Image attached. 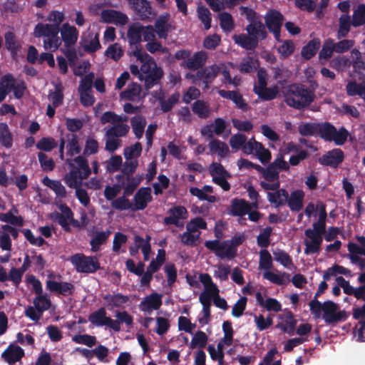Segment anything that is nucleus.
Returning <instances> with one entry per match:
<instances>
[{
	"label": "nucleus",
	"mask_w": 365,
	"mask_h": 365,
	"mask_svg": "<svg viewBox=\"0 0 365 365\" xmlns=\"http://www.w3.org/2000/svg\"><path fill=\"white\" fill-rule=\"evenodd\" d=\"M324 292L318 289L314 297L309 303V310L315 319L322 317L326 324L335 325L336 324L345 322L349 314L345 310H340L337 304L331 300L322 303L317 298Z\"/></svg>",
	"instance_id": "1"
},
{
	"label": "nucleus",
	"mask_w": 365,
	"mask_h": 365,
	"mask_svg": "<svg viewBox=\"0 0 365 365\" xmlns=\"http://www.w3.org/2000/svg\"><path fill=\"white\" fill-rule=\"evenodd\" d=\"M315 98L312 91L301 83H292L284 91V101L290 107L302 110L309 106Z\"/></svg>",
	"instance_id": "2"
},
{
	"label": "nucleus",
	"mask_w": 365,
	"mask_h": 365,
	"mask_svg": "<svg viewBox=\"0 0 365 365\" xmlns=\"http://www.w3.org/2000/svg\"><path fill=\"white\" fill-rule=\"evenodd\" d=\"M66 163L71 168L73 167V163H75L77 167L76 170H71L65 175L63 178L65 183L71 188L76 189L81 187L82 180L87 179L91 173L87 159L78 155L73 159H66Z\"/></svg>",
	"instance_id": "3"
},
{
	"label": "nucleus",
	"mask_w": 365,
	"mask_h": 365,
	"mask_svg": "<svg viewBox=\"0 0 365 365\" xmlns=\"http://www.w3.org/2000/svg\"><path fill=\"white\" fill-rule=\"evenodd\" d=\"M138 61L142 63L140 72L143 80L145 81V87L147 90L153 88L163 77V71L157 66L154 58L146 52H143L134 56Z\"/></svg>",
	"instance_id": "4"
},
{
	"label": "nucleus",
	"mask_w": 365,
	"mask_h": 365,
	"mask_svg": "<svg viewBox=\"0 0 365 365\" xmlns=\"http://www.w3.org/2000/svg\"><path fill=\"white\" fill-rule=\"evenodd\" d=\"M349 135V132L344 126L338 130L329 122H319L317 125V136L327 142H334L336 145H344Z\"/></svg>",
	"instance_id": "5"
},
{
	"label": "nucleus",
	"mask_w": 365,
	"mask_h": 365,
	"mask_svg": "<svg viewBox=\"0 0 365 365\" xmlns=\"http://www.w3.org/2000/svg\"><path fill=\"white\" fill-rule=\"evenodd\" d=\"M60 28L51 26V24L38 23L34 30L36 38L43 37V46L46 50L53 51L57 50L61 45V40L58 37Z\"/></svg>",
	"instance_id": "6"
},
{
	"label": "nucleus",
	"mask_w": 365,
	"mask_h": 365,
	"mask_svg": "<svg viewBox=\"0 0 365 365\" xmlns=\"http://www.w3.org/2000/svg\"><path fill=\"white\" fill-rule=\"evenodd\" d=\"M70 261L78 273L92 274L101 269L98 259L94 256H86L83 253H76Z\"/></svg>",
	"instance_id": "7"
},
{
	"label": "nucleus",
	"mask_w": 365,
	"mask_h": 365,
	"mask_svg": "<svg viewBox=\"0 0 365 365\" xmlns=\"http://www.w3.org/2000/svg\"><path fill=\"white\" fill-rule=\"evenodd\" d=\"M143 29V25L139 22L133 23L129 25L127 31V38L129 45V48L127 51L128 56H134L144 52L140 44Z\"/></svg>",
	"instance_id": "8"
},
{
	"label": "nucleus",
	"mask_w": 365,
	"mask_h": 365,
	"mask_svg": "<svg viewBox=\"0 0 365 365\" xmlns=\"http://www.w3.org/2000/svg\"><path fill=\"white\" fill-rule=\"evenodd\" d=\"M244 235H235L232 239L220 242L219 240L206 241L205 247L210 251H236L238 246L245 241Z\"/></svg>",
	"instance_id": "9"
},
{
	"label": "nucleus",
	"mask_w": 365,
	"mask_h": 365,
	"mask_svg": "<svg viewBox=\"0 0 365 365\" xmlns=\"http://www.w3.org/2000/svg\"><path fill=\"white\" fill-rule=\"evenodd\" d=\"M265 25L273 34L276 41H281L280 32L284 21L283 15L276 9H270L264 16Z\"/></svg>",
	"instance_id": "10"
},
{
	"label": "nucleus",
	"mask_w": 365,
	"mask_h": 365,
	"mask_svg": "<svg viewBox=\"0 0 365 365\" xmlns=\"http://www.w3.org/2000/svg\"><path fill=\"white\" fill-rule=\"evenodd\" d=\"M89 322L98 327L107 326L115 331L120 330V322L106 317L105 308L101 307L92 312L88 317Z\"/></svg>",
	"instance_id": "11"
},
{
	"label": "nucleus",
	"mask_w": 365,
	"mask_h": 365,
	"mask_svg": "<svg viewBox=\"0 0 365 365\" xmlns=\"http://www.w3.org/2000/svg\"><path fill=\"white\" fill-rule=\"evenodd\" d=\"M136 16L141 21H150L155 15L151 4L148 0H128Z\"/></svg>",
	"instance_id": "12"
},
{
	"label": "nucleus",
	"mask_w": 365,
	"mask_h": 365,
	"mask_svg": "<svg viewBox=\"0 0 365 365\" xmlns=\"http://www.w3.org/2000/svg\"><path fill=\"white\" fill-rule=\"evenodd\" d=\"M170 14L168 12L161 14L158 16L154 23V29L160 38L166 39L170 31L174 26L170 23Z\"/></svg>",
	"instance_id": "13"
},
{
	"label": "nucleus",
	"mask_w": 365,
	"mask_h": 365,
	"mask_svg": "<svg viewBox=\"0 0 365 365\" xmlns=\"http://www.w3.org/2000/svg\"><path fill=\"white\" fill-rule=\"evenodd\" d=\"M344 159V154L341 149L334 148L319 158V163L322 165L336 168Z\"/></svg>",
	"instance_id": "14"
},
{
	"label": "nucleus",
	"mask_w": 365,
	"mask_h": 365,
	"mask_svg": "<svg viewBox=\"0 0 365 365\" xmlns=\"http://www.w3.org/2000/svg\"><path fill=\"white\" fill-rule=\"evenodd\" d=\"M59 32H61V42H63L66 48L71 47L77 42L78 31L74 26L64 23L60 28Z\"/></svg>",
	"instance_id": "15"
},
{
	"label": "nucleus",
	"mask_w": 365,
	"mask_h": 365,
	"mask_svg": "<svg viewBox=\"0 0 365 365\" xmlns=\"http://www.w3.org/2000/svg\"><path fill=\"white\" fill-rule=\"evenodd\" d=\"M134 205H133L132 210H144L148 203L152 200L151 189L149 187H140L135 194Z\"/></svg>",
	"instance_id": "16"
},
{
	"label": "nucleus",
	"mask_w": 365,
	"mask_h": 365,
	"mask_svg": "<svg viewBox=\"0 0 365 365\" xmlns=\"http://www.w3.org/2000/svg\"><path fill=\"white\" fill-rule=\"evenodd\" d=\"M61 212H54L51 214V218L57 222L63 229L64 231L69 232L71 231V227L69 226V218L66 217V213L68 214V212H73L71 209L65 203L60 204L58 206Z\"/></svg>",
	"instance_id": "17"
},
{
	"label": "nucleus",
	"mask_w": 365,
	"mask_h": 365,
	"mask_svg": "<svg viewBox=\"0 0 365 365\" xmlns=\"http://www.w3.org/2000/svg\"><path fill=\"white\" fill-rule=\"evenodd\" d=\"M101 18L106 23L118 24L120 26L126 24L128 21L126 14L113 9L103 10L101 13Z\"/></svg>",
	"instance_id": "18"
},
{
	"label": "nucleus",
	"mask_w": 365,
	"mask_h": 365,
	"mask_svg": "<svg viewBox=\"0 0 365 365\" xmlns=\"http://www.w3.org/2000/svg\"><path fill=\"white\" fill-rule=\"evenodd\" d=\"M207 59V55L206 52L200 51L194 53L192 56L183 61L181 66L186 67L190 71H196L203 67Z\"/></svg>",
	"instance_id": "19"
},
{
	"label": "nucleus",
	"mask_w": 365,
	"mask_h": 365,
	"mask_svg": "<svg viewBox=\"0 0 365 365\" xmlns=\"http://www.w3.org/2000/svg\"><path fill=\"white\" fill-rule=\"evenodd\" d=\"M162 305V294L154 292L141 301L140 309L143 312L150 313L152 310H158Z\"/></svg>",
	"instance_id": "20"
},
{
	"label": "nucleus",
	"mask_w": 365,
	"mask_h": 365,
	"mask_svg": "<svg viewBox=\"0 0 365 365\" xmlns=\"http://www.w3.org/2000/svg\"><path fill=\"white\" fill-rule=\"evenodd\" d=\"M279 317L282 322L279 323L276 327L289 336L294 335L297 321L294 319L293 313L291 311H287Z\"/></svg>",
	"instance_id": "21"
},
{
	"label": "nucleus",
	"mask_w": 365,
	"mask_h": 365,
	"mask_svg": "<svg viewBox=\"0 0 365 365\" xmlns=\"http://www.w3.org/2000/svg\"><path fill=\"white\" fill-rule=\"evenodd\" d=\"M46 288L51 292H56L63 296L72 294L75 289L74 285L70 282H58L54 280H48Z\"/></svg>",
	"instance_id": "22"
},
{
	"label": "nucleus",
	"mask_w": 365,
	"mask_h": 365,
	"mask_svg": "<svg viewBox=\"0 0 365 365\" xmlns=\"http://www.w3.org/2000/svg\"><path fill=\"white\" fill-rule=\"evenodd\" d=\"M336 284L340 286L345 294L348 295H353L357 299H363V294L365 292V287L359 286L354 288L350 285L349 282L346 280L343 277L339 276L336 277Z\"/></svg>",
	"instance_id": "23"
},
{
	"label": "nucleus",
	"mask_w": 365,
	"mask_h": 365,
	"mask_svg": "<svg viewBox=\"0 0 365 365\" xmlns=\"http://www.w3.org/2000/svg\"><path fill=\"white\" fill-rule=\"evenodd\" d=\"M168 212L170 215L164 218V223L167 225H174L179 227V220L186 219L187 217V211L183 206L174 207L170 209Z\"/></svg>",
	"instance_id": "24"
},
{
	"label": "nucleus",
	"mask_w": 365,
	"mask_h": 365,
	"mask_svg": "<svg viewBox=\"0 0 365 365\" xmlns=\"http://www.w3.org/2000/svg\"><path fill=\"white\" fill-rule=\"evenodd\" d=\"M103 299L107 308L111 310L115 307H121L123 304H126L129 301V297L120 293H114L104 295Z\"/></svg>",
	"instance_id": "25"
},
{
	"label": "nucleus",
	"mask_w": 365,
	"mask_h": 365,
	"mask_svg": "<svg viewBox=\"0 0 365 365\" xmlns=\"http://www.w3.org/2000/svg\"><path fill=\"white\" fill-rule=\"evenodd\" d=\"M304 192L302 190H295L289 196L286 203L292 212H299L303 208Z\"/></svg>",
	"instance_id": "26"
},
{
	"label": "nucleus",
	"mask_w": 365,
	"mask_h": 365,
	"mask_svg": "<svg viewBox=\"0 0 365 365\" xmlns=\"http://www.w3.org/2000/svg\"><path fill=\"white\" fill-rule=\"evenodd\" d=\"M255 297L258 305L265 308L268 312H279L282 310L281 303L274 298L268 297L264 300L262 294L259 292L256 293Z\"/></svg>",
	"instance_id": "27"
},
{
	"label": "nucleus",
	"mask_w": 365,
	"mask_h": 365,
	"mask_svg": "<svg viewBox=\"0 0 365 365\" xmlns=\"http://www.w3.org/2000/svg\"><path fill=\"white\" fill-rule=\"evenodd\" d=\"M219 95L224 98L232 101L237 108H240L243 111H247L248 109V105L245 101L242 96L235 91H225L219 90Z\"/></svg>",
	"instance_id": "28"
},
{
	"label": "nucleus",
	"mask_w": 365,
	"mask_h": 365,
	"mask_svg": "<svg viewBox=\"0 0 365 365\" xmlns=\"http://www.w3.org/2000/svg\"><path fill=\"white\" fill-rule=\"evenodd\" d=\"M24 356V351L19 346L9 345L1 354L2 358L9 364H15Z\"/></svg>",
	"instance_id": "29"
},
{
	"label": "nucleus",
	"mask_w": 365,
	"mask_h": 365,
	"mask_svg": "<svg viewBox=\"0 0 365 365\" xmlns=\"http://www.w3.org/2000/svg\"><path fill=\"white\" fill-rule=\"evenodd\" d=\"M233 40L235 43L238 44L246 50L255 49L257 47L259 43L257 37H252L245 34L235 35L233 36Z\"/></svg>",
	"instance_id": "30"
},
{
	"label": "nucleus",
	"mask_w": 365,
	"mask_h": 365,
	"mask_svg": "<svg viewBox=\"0 0 365 365\" xmlns=\"http://www.w3.org/2000/svg\"><path fill=\"white\" fill-rule=\"evenodd\" d=\"M304 234L310 239V241L306 243L305 251H319L322 243L323 235L314 232L312 229H307Z\"/></svg>",
	"instance_id": "31"
},
{
	"label": "nucleus",
	"mask_w": 365,
	"mask_h": 365,
	"mask_svg": "<svg viewBox=\"0 0 365 365\" xmlns=\"http://www.w3.org/2000/svg\"><path fill=\"white\" fill-rule=\"evenodd\" d=\"M250 210V204L244 199L234 198L232 200L230 213L232 216L242 217Z\"/></svg>",
	"instance_id": "32"
},
{
	"label": "nucleus",
	"mask_w": 365,
	"mask_h": 365,
	"mask_svg": "<svg viewBox=\"0 0 365 365\" xmlns=\"http://www.w3.org/2000/svg\"><path fill=\"white\" fill-rule=\"evenodd\" d=\"M246 31L248 35L252 37H257L262 40L266 38L267 34L263 23L259 20H256L252 23H250L247 27Z\"/></svg>",
	"instance_id": "33"
},
{
	"label": "nucleus",
	"mask_w": 365,
	"mask_h": 365,
	"mask_svg": "<svg viewBox=\"0 0 365 365\" xmlns=\"http://www.w3.org/2000/svg\"><path fill=\"white\" fill-rule=\"evenodd\" d=\"M42 182L44 185L51 189L59 199L61 200L66 197V188L60 181L51 180L46 176L43 178Z\"/></svg>",
	"instance_id": "34"
},
{
	"label": "nucleus",
	"mask_w": 365,
	"mask_h": 365,
	"mask_svg": "<svg viewBox=\"0 0 365 365\" xmlns=\"http://www.w3.org/2000/svg\"><path fill=\"white\" fill-rule=\"evenodd\" d=\"M321 41L318 38H315L309 41L305 46L302 47L301 55L306 59H311L318 51L320 48Z\"/></svg>",
	"instance_id": "35"
},
{
	"label": "nucleus",
	"mask_w": 365,
	"mask_h": 365,
	"mask_svg": "<svg viewBox=\"0 0 365 365\" xmlns=\"http://www.w3.org/2000/svg\"><path fill=\"white\" fill-rule=\"evenodd\" d=\"M66 138L68 140L66 145V155L71 158L75 155H78L81 153L82 148L78 143V138L77 135L67 134Z\"/></svg>",
	"instance_id": "36"
},
{
	"label": "nucleus",
	"mask_w": 365,
	"mask_h": 365,
	"mask_svg": "<svg viewBox=\"0 0 365 365\" xmlns=\"http://www.w3.org/2000/svg\"><path fill=\"white\" fill-rule=\"evenodd\" d=\"M0 145L7 149L13 146V135L6 123H0Z\"/></svg>",
	"instance_id": "37"
},
{
	"label": "nucleus",
	"mask_w": 365,
	"mask_h": 365,
	"mask_svg": "<svg viewBox=\"0 0 365 365\" xmlns=\"http://www.w3.org/2000/svg\"><path fill=\"white\" fill-rule=\"evenodd\" d=\"M339 26L336 34L337 39H341L347 36L350 31L351 21L348 14H343L339 19Z\"/></svg>",
	"instance_id": "38"
},
{
	"label": "nucleus",
	"mask_w": 365,
	"mask_h": 365,
	"mask_svg": "<svg viewBox=\"0 0 365 365\" xmlns=\"http://www.w3.org/2000/svg\"><path fill=\"white\" fill-rule=\"evenodd\" d=\"M113 125L106 131V136L108 138L115 137L120 138L126 135L128 133L130 128L127 124L123 122L115 123Z\"/></svg>",
	"instance_id": "39"
},
{
	"label": "nucleus",
	"mask_w": 365,
	"mask_h": 365,
	"mask_svg": "<svg viewBox=\"0 0 365 365\" xmlns=\"http://www.w3.org/2000/svg\"><path fill=\"white\" fill-rule=\"evenodd\" d=\"M15 78L11 73L6 74L0 80V96L4 98L14 87Z\"/></svg>",
	"instance_id": "40"
},
{
	"label": "nucleus",
	"mask_w": 365,
	"mask_h": 365,
	"mask_svg": "<svg viewBox=\"0 0 365 365\" xmlns=\"http://www.w3.org/2000/svg\"><path fill=\"white\" fill-rule=\"evenodd\" d=\"M192 110L200 118L206 119L210 113V108L207 103L202 100H197L192 106Z\"/></svg>",
	"instance_id": "41"
},
{
	"label": "nucleus",
	"mask_w": 365,
	"mask_h": 365,
	"mask_svg": "<svg viewBox=\"0 0 365 365\" xmlns=\"http://www.w3.org/2000/svg\"><path fill=\"white\" fill-rule=\"evenodd\" d=\"M130 123L135 138L140 139L143 137L146 120L142 115H136L131 118Z\"/></svg>",
	"instance_id": "42"
},
{
	"label": "nucleus",
	"mask_w": 365,
	"mask_h": 365,
	"mask_svg": "<svg viewBox=\"0 0 365 365\" xmlns=\"http://www.w3.org/2000/svg\"><path fill=\"white\" fill-rule=\"evenodd\" d=\"M257 66H259V61L252 56H247L241 61L239 70L241 73H250L254 72Z\"/></svg>",
	"instance_id": "43"
},
{
	"label": "nucleus",
	"mask_w": 365,
	"mask_h": 365,
	"mask_svg": "<svg viewBox=\"0 0 365 365\" xmlns=\"http://www.w3.org/2000/svg\"><path fill=\"white\" fill-rule=\"evenodd\" d=\"M63 87L61 83L55 85L54 91H49L48 99L54 107H58L63 103Z\"/></svg>",
	"instance_id": "44"
},
{
	"label": "nucleus",
	"mask_w": 365,
	"mask_h": 365,
	"mask_svg": "<svg viewBox=\"0 0 365 365\" xmlns=\"http://www.w3.org/2000/svg\"><path fill=\"white\" fill-rule=\"evenodd\" d=\"M351 64V60L344 56H337L334 57L329 62V66L337 71H343L349 68Z\"/></svg>",
	"instance_id": "45"
},
{
	"label": "nucleus",
	"mask_w": 365,
	"mask_h": 365,
	"mask_svg": "<svg viewBox=\"0 0 365 365\" xmlns=\"http://www.w3.org/2000/svg\"><path fill=\"white\" fill-rule=\"evenodd\" d=\"M209 148L212 153H217L221 157H225L229 153L227 145L218 139H214L209 143Z\"/></svg>",
	"instance_id": "46"
},
{
	"label": "nucleus",
	"mask_w": 365,
	"mask_h": 365,
	"mask_svg": "<svg viewBox=\"0 0 365 365\" xmlns=\"http://www.w3.org/2000/svg\"><path fill=\"white\" fill-rule=\"evenodd\" d=\"M318 123H302L298 125V132L302 136H317Z\"/></svg>",
	"instance_id": "47"
},
{
	"label": "nucleus",
	"mask_w": 365,
	"mask_h": 365,
	"mask_svg": "<svg viewBox=\"0 0 365 365\" xmlns=\"http://www.w3.org/2000/svg\"><path fill=\"white\" fill-rule=\"evenodd\" d=\"M220 26L226 33L234 29L235 24L232 15L228 12H222L219 14Z\"/></svg>",
	"instance_id": "48"
},
{
	"label": "nucleus",
	"mask_w": 365,
	"mask_h": 365,
	"mask_svg": "<svg viewBox=\"0 0 365 365\" xmlns=\"http://www.w3.org/2000/svg\"><path fill=\"white\" fill-rule=\"evenodd\" d=\"M180 93L178 92L173 93L167 100L159 98L160 109L163 113L170 111L173 106L178 103Z\"/></svg>",
	"instance_id": "49"
},
{
	"label": "nucleus",
	"mask_w": 365,
	"mask_h": 365,
	"mask_svg": "<svg viewBox=\"0 0 365 365\" xmlns=\"http://www.w3.org/2000/svg\"><path fill=\"white\" fill-rule=\"evenodd\" d=\"M365 83H358L355 81H349L346 86V91L349 96H359L363 98Z\"/></svg>",
	"instance_id": "50"
},
{
	"label": "nucleus",
	"mask_w": 365,
	"mask_h": 365,
	"mask_svg": "<svg viewBox=\"0 0 365 365\" xmlns=\"http://www.w3.org/2000/svg\"><path fill=\"white\" fill-rule=\"evenodd\" d=\"M99 145L98 141L91 136H88L85 141V146L83 155L85 158L86 156L96 154L98 152Z\"/></svg>",
	"instance_id": "51"
},
{
	"label": "nucleus",
	"mask_w": 365,
	"mask_h": 365,
	"mask_svg": "<svg viewBox=\"0 0 365 365\" xmlns=\"http://www.w3.org/2000/svg\"><path fill=\"white\" fill-rule=\"evenodd\" d=\"M220 71V67L216 64L212 65L208 68H205V80L203 83L205 88H208L210 84L215 80Z\"/></svg>",
	"instance_id": "52"
},
{
	"label": "nucleus",
	"mask_w": 365,
	"mask_h": 365,
	"mask_svg": "<svg viewBox=\"0 0 365 365\" xmlns=\"http://www.w3.org/2000/svg\"><path fill=\"white\" fill-rule=\"evenodd\" d=\"M334 52H335L334 39L330 38H327L324 41L322 48L319 53V58L320 59L327 60L332 56Z\"/></svg>",
	"instance_id": "53"
},
{
	"label": "nucleus",
	"mask_w": 365,
	"mask_h": 365,
	"mask_svg": "<svg viewBox=\"0 0 365 365\" xmlns=\"http://www.w3.org/2000/svg\"><path fill=\"white\" fill-rule=\"evenodd\" d=\"M5 38V46L8 51H9L11 54H16L20 45L19 42L16 39L15 34L11 31H7L4 36Z\"/></svg>",
	"instance_id": "54"
},
{
	"label": "nucleus",
	"mask_w": 365,
	"mask_h": 365,
	"mask_svg": "<svg viewBox=\"0 0 365 365\" xmlns=\"http://www.w3.org/2000/svg\"><path fill=\"white\" fill-rule=\"evenodd\" d=\"M0 221L18 227H22L24 225V218L21 216H15L11 210L0 213Z\"/></svg>",
	"instance_id": "55"
},
{
	"label": "nucleus",
	"mask_w": 365,
	"mask_h": 365,
	"mask_svg": "<svg viewBox=\"0 0 365 365\" xmlns=\"http://www.w3.org/2000/svg\"><path fill=\"white\" fill-rule=\"evenodd\" d=\"M279 93L277 86L272 87H266L259 91H255V93L263 101H271L274 99Z\"/></svg>",
	"instance_id": "56"
},
{
	"label": "nucleus",
	"mask_w": 365,
	"mask_h": 365,
	"mask_svg": "<svg viewBox=\"0 0 365 365\" xmlns=\"http://www.w3.org/2000/svg\"><path fill=\"white\" fill-rule=\"evenodd\" d=\"M197 16L204 24L205 30H208L211 27V13L210 10L205 6H199L197 7Z\"/></svg>",
	"instance_id": "57"
},
{
	"label": "nucleus",
	"mask_w": 365,
	"mask_h": 365,
	"mask_svg": "<svg viewBox=\"0 0 365 365\" xmlns=\"http://www.w3.org/2000/svg\"><path fill=\"white\" fill-rule=\"evenodd\" d=\"M129 195H125L123 193L122 196L113 200L111 202V206L118 210H126L130 209L132 210L133 205L128 199Z\"/></svg>",
	"instance_id": "58"
},
{
	"label": "nucleus",
	"mask_w": 365,
	"mask_h": 365,
	"mask_svg": "<svg viewBox=\"0 0 365 365\" xmlns=\"http://www.w3.org/2000/svg\"><path fill=\"white\" fill-rule=\"evenodd\" d=\"M57 145V142L52 137H43L36 145L38 150L44 152H50Z\"/></svg>",
	"instance_id": "59"
},
{
	"label": "nucleus",
	"mask_w": 365,
	"mask_h": 365,
	"mask_svg": "<svg viewBox=\"0 0 365 365\" xmlns=\"http://www.w3.org/2000/svg\"><path fill=\"white\" fill-rule=\"evenodd\" d=\"M351 24L354 27L365 24V4L359 5L358 8L354 11Z\"/></svg>",
	"instance_id": "60"
},
{
	"label": "nucleus",
	"mask_w": 365,
	"mask_h": 365,
	"mask_svg": "<svg viewBox=\"0 0 365 365\" xmlns=\"http://www.w3.org/2000/svg\"><path fill=\"white\" fill-rule=\"evenodd\" d=\"M272 229L271 227H266L257 236V244L262 248L260 251H267L265 248L270 244L269 237L272 234Z\"/></svg>",
	"instance_id": "61"
},
{
	"label": "nucleus",
	"mask_w": 365,
	"mask_h": 365,
	"mask_svg": "<svg viewBox=\"0 0 365 365\" xmlns=\"http://www.w3.org/2000/svg\"><path fill=\"white\" fill-rule=\"evenodd\" d=\"M100 120L102 124H106L107 123L114 124L115 123L126 122L128 120V117H122L115 114L114 112L106 111L103 113Z\"/></svg>",
	"instance_id": "62"
},
{
	"label": "nucleus",
	"mask_w": 365,
	"mask_h": 365,
	"mask_svg": "<svg viewBox=\"0 0 365 365\" xmlns=\"http://www.w3.org/2000/svg\"><path fill=\"white\" fill-rule=\"evenodd\" d=\"M140 88L138 83H133L126 90L120 93L123 98L128 101H134L136 97L140 95Z\"/></svg>",
	"instance_id": "63"
},
{
	"label": "nucleus",
	"mask_w": 365,
	"mask_h": 365,
	"mask_svg": "<svg viewBox=\"0 0 365 365\" xmlns=\"http://www.w3.org/2000/svg\"><path fill=\"white\" fill-rule=\"evenodd\" d=\"M34 304L37 312L42 314L44 311L49 309L51 301L46 296L40 294L34 299Z\"/></svg>",
	"instance_id": "64"
}]
</instances>
